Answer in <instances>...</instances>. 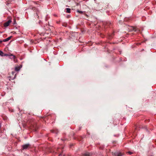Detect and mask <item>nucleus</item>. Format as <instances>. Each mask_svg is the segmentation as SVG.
<instances>
[{"label": "nucleus", "instance_id": "nucleus-15", "mask_svg": "<svg viewBox=\"0 0 156 156\" xmlns=\"http://www.w3.org/2000/svg\"><path fill=\"white\" fill-rule=\"evenodd\" d=\"M2 41H2V40H0V43H2Z\"/></svg>", "mask_w": 156, "mask_h": 156}, {"label": "nucleus", "instance_id": "nucleus-6", "mask_svg": "<svg viewBox=\"0 0 156 156\" xmlns=\"http://www.w3.org/2000/svg\"><path fill=\"white\" fill-rule=\"evenodd\" d=\"M12 37V36L9 37H8V38H6L5 39H4L3 40V41L4 42H6L7 41H9V40L11 39V38Z\"/></svg>", "mask_w": 156, "mask_h": 156}, {"label": "nucleus", "instance_id": "nucleus-16", "mask_svg": "<svg viewBox=\"0 0 156 156\" xmlns=\"http://www.w3.org/2000/svg\"><path fill=\"white\" fill-rule=\"evenodd\" d=\"M15 77H16L15 76L13 79H14V78H15Z\"/></svg>", "mask_w": 156, "mask_h": 156}, {"label": "nucleus", "instance_id": "nucleus-4", "mask_svg": "<svg viewBox=\"0 0 156 156\" xmlns=\"http://www.w3.org/2000/svg\"><path fill=\"white\" fill-rule=\"evenodd\" d=\"M115 156H122L123 154L119 152H117L114 153Z\"/></svg>", "mask_w": 156, "mask_h": 156}, {"label": "nucleus", "instance_id": "nucleus-1", "mask_svg": "<svg viewBox=\"0 0 156 156\" xmlns=\"http://www.w3.org/2000/svg\"><path fill=\"white\" fill-rule=\"evenodd\" d=\"M30 146V144H26L23 145L22 146V148L23 150L27 149L29 148Z\"/></svg>", "mask_w": 156, "mask_h": 156}, {"label": "nucleus", "instance_id": "nucleus-2", "mask_svg": "<svg viewBox=\"0 0 156 156\" xmlns=\"http://www.w3.org/2000/svg\"><path fill=\"white\" fill-rule=\"evenodd\" d=\"M4 56H9L11 57L12 56V58H11V59H15V55H13L12 54H4Z\"/></svg>", "mask_w": 156, "mask_h": 156}, {"label": "nucleus", "instance_id": "nucleus-3", "mask_svg": "<svg viewBox=\"0 0 156 156\" xmlns=\"http://www.w3.org/2000/svg\"><path fill=\"white\" fill-rule=\"evenodd\" d=\"M11 22L12 21L11 20H9L7 21L4 24V27H7L11 23Z\"/></svg>", "mask_w": 156, "mask_h": 156}, {"label": "nucleus", "instance_id": "nucleus-7", "mask_svg": "<svg viewBox=\"0 0 156 156\" xmlns=\"http://www.w3.org/2000/svg\"><path fill=\"white\" fill-rule=\"evenodd\" d=\"M20 68L19 66L16 67L15 68V70L16 71H19L20 69Z\"/></svg>", "mask_w": 156, "mask_h": 156}, {"label": "nucleus", "instance_id": "nucleus-19", "mask_svg": "<svg viewBox=\"0 0 156 156\" xmlns=\"http://www.w3.org/2000/svg\"><path fill=\"white\" fill-rule=\"evenodd\" d=\"M1 127V126H0V128Z\"/></svg>", "mask_w": 156, "mask_h": 156}, {"label": "nucleus", "instance_id": "nucleus-12", "mask_svg": "<svg viewBox=\"0 0 156 156\" xmlns=\"http://www.w3.org/2000/svg\"><path fill=\"white\" fill-rule=\"evenodd\" d=\"M128 153L129 154H132L133 153H132V152H130V151H129V152H128Z\"/></svg>", "mask_w": 156, "mask_h": 156}, {"label": "nucleus", "instance_id": "nucleus-9", "mask_svg": "<svg viewBox=\"0 0 156 156\" xmlns=\"http://www.w3.org/2000/svg\"><path fill=\"white\" fill-rule=\"evenodd\" d=\"M4 54L3 52L2 51L0 50V55L2 56H4Z\"/></svg>", "mask_w": 156, "mask_h": 156}, {"label": "nucleus", "instance_id": "nucleus-18", "mask_svg": "<svg viewBox=\"0 0 156 156\" xmlns=\"http://www.w3.org/2000/svg\"><path fill=\"white\" fill-rule=\"evenodd\" d=\"M34 8H35V7H34V8H32L33 9Z\"/></svg>", "mask_w": 156, "mask_h": 156}, {"label": "nucleus", "instance_id": "nucleus-10", "mask_svg": "<svg viewBox=\"0 0 156 156\" xmlns=\"http://www.w3.org/2000/svg\"><path fill=\"white\" fill-rule=\"evenodd\" d=\"M77 12H79L80 13L82 14L83 13V12L82 11H80L79 10H78L77 11Z\"/></svg>", "mask_w": 156, "mask_h": 156}, {"label": "nucleus", "instance_id": "nucleus-14", "mask_svg": "<svg viewBox=\"0 0 156 156\" xmlns=\"http://www.w3.org/2000/svg\"><path fill=\"white\" fill-rule=\"evenodd\" d=\"M148 156H154V155L153 154H152L151 155H148Z\"/></svg>", "mask_w": 156, "mask_h": 156}, {"label": "nucleus", "instance_id": "nucleus-5", "mask_svg": "<svg viewBox=\"0 0 156 156\" xmlns=\"http://www.w3.org/2000/svg\"><path fill=\"white\" fill-rule=\"evenodd\" d=\"M91 154L87 152H85L83 154L84 156H90Z\"/></svg>", "mask_w": 156, "mask_h": 156}, {"label": "nucleus", "instance_id": "nucleus-13", "mask_svg": "<svg viewBox=\"0 0 156 156\" xmlns=\"http://www.w3.org/2000/svg\"><path fill=\"white\" fill-rule=\"evenodd\" d=\"M133 30H134L135 31H137L136 29H135V28H133Z\"/></svg>", "mask_w": 156, "mask_h": 156}, {"label": "nucleus", "instance_id": "nucleus-8", "mask_svg": "<svg viewBox=\"0 0 156 156\" xmlns=\"http://www.w3.org/2000/svg\"><path fill=\"white\" fill-rule=\"evenodd\" d=\"M70 9L69 8H66V12L67 13H69L70 12Z\"/></svg>", "mask_w": 156, "mask_h": 156}, {"label": "nucleus", "instance_id": "nucleus-11", "mask_svg": "<svg viewBox=\"0 0 156 156\" xmlns=\"http://www.w3.org/2000/svg\"><path fill=\"white\" fill-rule=\"evenodd\" d=\"M16 24V20H15V19H14V23H13V24L15 25V24Z\"/></svg>", "mask_w": 156, "mask_h": 156}, {"label": "nucleus", "instance_id": "nucleus-17", "mask_svg": "<svg viewBox=\"0 0 156 156\" xmlns=\"http://www.w3.org/2000/svg\"><path fill=\"white\" fill-rule=\"evenodd\" d=\"M12 74H13L14 72H12Z\"/></svg>", "mask_w": 156, "mask_h": 156}]
</instances>
